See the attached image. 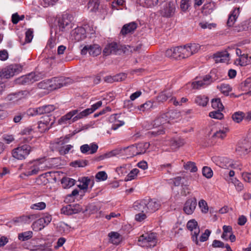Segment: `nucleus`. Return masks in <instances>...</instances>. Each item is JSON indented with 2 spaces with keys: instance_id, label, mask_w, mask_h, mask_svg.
I'll use <instances>...</instances> for the list:
<instances>
[{
  "instance_id": "nucleus-59",
  "label": "nucleus",
  "mask_w": 251,
  "mask_h": 251,
  "mask_svg": "<svg viewBox=\"0 0 251 251\" xmlns=\"http://www.w3.org/2000/svg\"><path fill=\"white\" fill-rule=\"evenodd\" d=\"M61 213L67 215L73 214L71 204H68L66 206L63 207L61 209Z\"/></svg>"
},
{
  "instance_id": "nucleus-30",
  "label": "nucleus",
  "mask_w": 251,
  "mask_h": 251,
  "mask_svg": "<svg viewBox=\"0 0 251 251\" xmlns=\"http://www.w3.org/2000/svg\"><path fill=\"white\" fill-rule=\"evenodd\" d=\"M110 240L115 245H118L121 241L122 237L120 234L117 232H111L108 234Z\"/></svg>"
},
{
  "instance_id": "nucleus-53",
  "label": "nucleus",
  "mask_w": 251,
  "mask_h": 251,
  "mask_svg": "<svg viewBox=\"0 0 251 251\" xmlns=\"http://www.w3.org/2000/svg\"><path fill=\"white\" fill-rule=\"evenodd\" d=\"M202 172L203 175L207 178H210L213 176V171L210 167H204Z\"/></svg>"
},
{
  "instance_id": "nucleus-5",
  "label": "nucleus",
  "mask_w": 251,
  "mask_h": 251,
  "mask_svg": "<svg viewBox=\"0 0 251 251\" xmlns=\"http://www.w3.org/2000/svg\"><path fill=\"white\" fill-rule=\"evenodd\" d=\"M44 162H42L40 160L29 163L24 175L26 176H30L37 174L40 171L45 170L46 166L44 165Z\"/></svg>"
},
{
  "instance_id": "nucleus-34",
  "label": "nucleus",
  "mask_w": 251,
  "mask_h": 251,
  "mask_svg": "<svg viewBox=\"0 0 251 251\" xmlns=\"http://www.w3.org/2000/svg\"><path fill=\"white\" fill-rule=\"evenodd\" d=\"M46 226H47V225L41 218L34 222L32 225L33 229L35 231L41 230Z\"/></svg>"
},
{
  "instance_id": "nucleus-24",
  "label": "nucleus",
  "mask_w": 251,
  "mask_h": 251,
  "mask_svg": "<svg viewBox=\"0 0 251 251\" xmlns=\"http://www.w3.org/2000/svg\"><path fill=\"white\" fill-rule=\"evenodd\" d=\"M170 146L174 149H176L183 146L185 144L183 139L179 137L173 138L170 140Z\"/></svg>"
},
{
  "instance_id": "nucleus-46",
  "label": "nucleus",
  "mask_w": 251,
  "mask_h": 251,
  "mask_svg": "<svg viewBox=\"0 0 251 251\" xmlns=\"http://www.w3.org/2000/svg\"><path fill=\"white\" fill-rule=\"evenodd\" d=\"M223 233L221 236V237L226 240H227L228 238L227 237V233H231L232 232V228L231 226H224L223 227Z\"/></svg>"
},
{
  "instance_id": "nucleus-19",
  "label": "nucleus",
  "mask_w": 251,
  "mask_h": 251,
  "mask_svg": "<svg viewBox=\"0 0 251 251\" xmlns=\"http://www.w3.org/2000/svg\"><path fill=\"white\" fill-rule=\"evenodd\" d=\"M64 80V78L63 77H57L49 79L50 90H55L62 87L65 84Z\"/></svg>"
},
{
  "instance_id": "nucleus-62",
  "label": "nucleus",
  "mask_w": 251,
  "mask_h": 251,
  "mask_svg": "<svg viewBox=\"0 0 251 251\" xmlns=\"http://www.w3.org/2000/svg\"><path fill=\"white\" fill-rule=\"evenodd\" d=\"M72 148L73 146L71 145L63 146L59 149V153L61 155H65L68 153Z\"/></svg>"
},
{
  "instance_id": "nucleus-38",
  "label": "nucleus",
  "mask_w": 251,
  "mask_h": 251,
  "mask_svg": "<svg viewBox=\"0 0 251 251\" xmlns=\"http://www.w3.org/2000/svg\"><path fill=\"white\" fill-rule=\"evenodd\" d=\"M180 47V58L184 59L187 58L191 55L192 54L189 49V48L187 45L184 46L183 47Z\"/></svg>"
},
{
  "instance_id": "nucleus-60",
  "label": "nucleus",
  "mask_w": 251,
  "mask_h": 251,
  "mask_svg": "<svg viewBox=\"0 0 251 251\" xmlns=\"http://www.w3.org/2000/svg\"><path fill=\"white\" fill-rule=\"evenodd\" d=\"M180 50V47L173 48V58H175L176 59H181Z\"/></svg>"
},
{
  "instance_id": "nucleus-11",
  "label": "nucleus",
  "mask_w": 251,
  "mask_h": 251,
  "mask_svg": "<svg viewBox=\"0 0 251 251\" xmlns=\"http://www.w3.org/2000/svg\"><path fill=\"white\" fill-rule=\"evenodd\" d=\"M175 9V4L172 1H169L163 5V8L160 10V14L163 17H170L174 14Z\"/></svg>"
},
{
  "instance_id": "nucleus-13",
  "label": "nucleus",
  "mask_w": 251,
  "mask_h": 251,
  "mask_svg": "<svg viewBox=\"0 0 251 251\" xmlns=\"http://www.w3.org/2000/svg\"><path fill=\"white\" fill-rule=\"evenodd\" d=\"M123 49L122 46L116 42H112L107 44L103 50L104 55H109L111 54H117L118 52Z\"/></svg>"
},
{
  "instance_id": "nucleus-47",
  "label": "nucleus",
  "mask_w": 251,
  "mask_h": 251,
  "mask_svg": "<svg viewBox=\"0 0 251 251\" xmlns=\"http://www.w3.org/2000/svg\"><path fill=\"white\" fill-rule=\"evenodd\" d=\"M172 96V94L170 92L164 91L162 92L158 96V100L160 101H164L167 100L169 98Z\"/></svg>"
},
{
  "instance_id": "nucleus-2",
  "label": "nucleus",
  "mask_w": 251,
  "mask_h": 251,
  "mask_svg": "<svg viewBox=\"0 0 251 251\" xmlns=\"http://www.w3.org/2000/svg\"><path fill=\"white\" fill-rule=\"evenodd\" d=\"M168 122V118L167 114H163L160 116L157 117L154 121V126L159 127V128H154L152 131L148 132V135L153 136H157L159 135L163 134L165 131L161 126L164 125Z\"/></svg>"
},
{
  "instance_id": "nucleus-40",
  "label": "nucleus",
  "mask_w": 251,
  "mask_h": 251,
  "mask_svg": "<svg viewBox=\"0 0 251 251\" xmlns=\"http://www.w3.org/2000/svg\"><path fill=\"white\" fill-rule=\"evenodd\" d=\"M212 107L215 110H223L224 106L219 98L214 99L211 101Z\"/></svg>"
},
{
  "instance_id": "nucleus-22",
  "label": "nucleus",
  "mask_w": 251,
  "mask_h": 251,
  "mask_svg": "<svg viewBox=\"0 0 251 251\" xmlns=\"http://www.w3.org/2000/svg\"><path fill=\"white\" fill-rule=\"evenodd\" d=\"M154 102L149 100L138 107V109L142 112L151 111L156 107Z\"/></svg>"
},
{
  "instance_id": "nucleus-36",
  "label": "nucleus",
  "mask_w": 251,
  "mask_h": 251,
  "mask_svg": "<svg viewBox=\"0 0 251 251\" xmlns=\"http://www.w3.org/2000/svg\"><path fill=\"white\" fill-rule=\"evenodd\" d=\"M228 131V128H225L222 130H220L216 132L213 135V139H224L226 136V133Z\"/></svg>"
},
{
  "instance_id": "nucleus-6",
  "label": "nucleus",
  "mask_w": 251,
  "mask_h": 251,
  "mask_svg": "<svg viewBox=\"0 0 251 251\" xmlns=\"http://www.w3.org/2000/svg\"><path fill=\"white\" fill-rule=\"evenodd\" d=\"M32 148L28 145L25 144L14 149L12 154L13 157L19 159H25L32 151Z\"/></svg>"
},
{
  "instance_id": "nucleus-27",
  "label": "nucleus",
  "mask_w": 251,
  "mask_h": 251,
  "mask_svg": "<svg viewBox=\"0 0 251 251\" xmlns=\"http://www.w3.org/2000/svg\"><path fill=\"white\" fill-rule=\"evenodd\" d=\"M239 13V8L235 9L228 17L227 21V25L228 26H232L235 22Z\"/></svg>"
},
{
  "instance_id": "nucleus-54",
  "label": "nucleus",
  "mask_w": 251,
  "mask_h": 251,
  "mask_svg": "<svg viewBox=\"0 0 251 251\" xmlns=\"http://www.w3.org/2000/svg\"><path fill=\"white\" fill-rule=\"evenodd\" d=\"M46 207V204L44 202H40L32 204L30 206V208L35 210H41L44 209Z\"/></svg>"
},
{
  "instance_id": "nucleus-3",
  "label": "nucleus",
  "mask_w": 251,
  "mask_h": 251,
  "mask_svg": "<svg viewBox=\"0 0 251 251\" xmlns=\"http://www.w3.org/2000/svg\"><path fill=\"white\" fill-rule=\"evenodd\" d=\"M251 149V135L246 138L241 140L238 143L236 151L239 155H244L248 153Z\"/></svg>"
},
{
  "instance_id": "nucleus-37",
  "label": "nucleus",
  "mask_w": 251,
  "mask_h": 251,
  "mask_svg": "<svg viewBox=\"0 0 251 251\" xmlns=\"http://www.w3.org/2000/svg\"><path fill=\"white\" fill-rule=\"evenodd\" d=\"M99 5V0H90L88 3V8L91 12H95L98 10Z\"/></svg>"
},
{
  "instance_id": "nucleus-1",
  "label": "nucleus",
  "mask_w": 251,
  "mask_h": 251,
  "mask_svg": "<svg viewBox=\"0 0 251 251\" xmlns=\"http://www.w3.org/2000/svg\"><path fill=\"white\" fill-rule=\"evenodd\" d=\"M161 207L160 202L155 199H143L136 201L133 208L137 212L145 213H153L157 211Z\"/></svg>"
},
{
  "instance_id": "nucleus-25",
  "label": "nucleus",
  "mask_w": 251,
  "mask_h": 251,
  "mask_svg": "<svg viewBox=\"0 0 251 251\" xmlns=\"http://www.w3.org/2000/svg\"><path fill=\"white\" fill-rule=\"evenodd\" d=\"M55 108V106L53 105H44L37 108L36 111L37 114L41 115L49 113L53 111Z\"/></svg>"
},
{
  "instance_id": "nucleus-31",
  "label": "nucleus",
  "mask_w": 251,
  "mask_h": 251,
  "mask_svg": "<svg viewBox=\"0 0 251 251\" xmlns=\"http://www.w3.org/2000/svg\"><path fill=\"white\" fill-rule=\"evenodd\" d=\"M194 101L198 105L205 106L208 101V99L204 96L199 95L195 98Z\"/></svg>"
},
{
  "instance_id": "nucleus-50",
  "label": "nucleus",
  "mask_w": 251,
  "mask_h": 251,
  "mask_svg": "<svg viewBox=\"0 0 251 251\" xmlns=\"http://www.w3.org/2000/svg\"><path fill=\"white\" fill-rule=\"evenodd\" d=\"M222 110H215V111L210 112L209 115L210 117L214 119H222L224 117L223 114L221 113Z\"/></svg>"
},
{
  "instance_id": "nucleus-17",
  "label": "nucleus",
  "mask_w": 251,
  "mask_h": 251,
  "mask_svg": "<svg viewBox=\"0 0 251 251\" xmlns=\"http://www.w3.org/2000/svg\"><path fill=\"white\" fill-rule=\"evenodd\" d=\"M137 27V24L134 22L125 24L122 27L120 33L123 36L132 34Z\"/></svg>"
},
{
  "instance_id": "nucleus-20",
  "label": "nucleus",
  "mask_w": 251,
  "mask_h": 251,
  "mask_svg": "<svg viewBox=\"0 0 251 251\" xmlns=\"http://www.w3.org/2000/svg\"><path fill=\"white\" fill-rule=\"evenodd\" d=\"M229 54L227 51L217 52L214 54L216 63H224L229 60Z\"/></svg>"
},
{
  "instance_id": "nucleus-10",
  "label": "nucleus",
  "mask_w": 251,
  "mask_h": 251,
  "mask_svg": "<svg viewBox=\"0 0 251 251\" xmlns=\"http://www.w3.org/2000/svg\"><path fill=\"white\" fill-rule=\"evenodd\" d=\"M71 35L72 40L75 42H79L86 37V30L83 27H77L72 30Z\"/></svg>"
},
{
  "instance_id": "nucleus-15",
  "label": "nucleus",
  "mask_w": 251,
  "mask_h": 251,
  "mask_svg": "<svg viewBox=\"0 0 251 251\" xmlns=\"http://www.w3.org/2000/svg\"><path fill=\"white\" fill-rule=\"evenodd\" d=\"M197 200L195 198L189 199L186 201L184 204L183 210L188 215L193 213L197 206Z\"/></svg>"
},
{
  "instance_id": "nucleus-48",
  "label": "nucleus",
  "mask_w": 251,
  "mask_h": 251,
  "mask_svg": "<svg viewBox=\"0 0 251 251\" xmlns=\"http://www.w3.org/2000/svg\"><path fill=\"white\" fill-rule=\"evenodd\" d=\"M88 161L86 160H77L71 163V165L75 167H84L87 165Z\"/></svg>"
},
{
  "instance_id": "nucleus-63",
  "label": "nucleus",
  "mask_w": 251,
  "mask_h": 251,
  "mask_svg": "<svg viewBox=\"0 0 251 251\" xmlns=\"http://www.w3.org/2000/svg\"><path fill=\"white\" fill-rule=\"evenodd\" d=\"M199 207L201 208L202 212L207 213L208 211V208L206 202L203 200H201L199 202Z\"/></svg>"
},
{
  "instance_id": "nucleus-58",
  "label": "nucleus",
  "mask_w": 251,
  "mask_h": 251,
  "mask_svg": "<svg viewBox=\"0 0 251 251\" xmlns=\"http://www.w3.org/2000/svg\"><path fill=\"white\" fill-rule=\"evenodd\" d=\"M190 6V0H181L180 8L183 11H186Z\"/></svg>"
},
{
  "instance_id": "nucleus-18",
  "label": "nucleus",
  "mask_w": 251,
  "mask_h": 251,
  "mask_svg": "<svg viewBox=\"0 0 251 251\" xmlns=\"http://www.w3.org/2000/svg\"><path fill=\"white\" fill-rule=\"evenodd\" d=\"M39 79L40 76L39 75H36L35 73H31L22 77L21 78V82L23 84H29L38 81Z\"/></svg>"
},
{
  "instance_id": "nucleus-57",
  "label": "nucleus",
  "mask_w": 251,
  "mask_h": 251,
  "mask_svg": "<svg viewBox=\"0 0 251 251\" xmlns=\"http://www.w3.org/2000/svg\"><path fill=\"white\" fill-rule=\"evenodd\" d=\"M187 46L192 55L197 52L200 49V46L198 44L193 43L188 45Z\"/></svg>"
},
{
  "instance_id": "nucleus-33",
  "label": "nucleus",
  "mask_w": 251,
  "mask_h": 251,
  "mask_svg": "<svg viewBox=\"0 0 251 251\" xmlns=\"http://www.w3.org/2000/svg\"><path fill=\"white\" fill-rule=\"evenodd\" d=\"M93 113V110L89 108H87L82 112H79V113H77V115L74 117H73L72 121L73 122H75L78 119L83 118V117H86L90 114Z\"/></svg>"
},
{
  "instance_id": "nucleus-8",
  "label": "nucleus",
  "mask_w": 251,
  "mask_h": 251,
  "mask_svg": "<svg viewBox=\"0 0 251 251\" xmlns=\"http://www.w3.org/2000/svg\"><path fill=\"white\" fill-rule=\"evenodd\" d=\"M155 239V234L153 233L149 234H146L140 236L138 239V244L139 246L143 247H151L154 246L155 244L153 245L151 244V242H154V240Z\"/></svg>"
},
{
  "instance_id": "nucleus-14",
  "label": "nucleus",
  "mask_w": 251,
  "mask_h": 251,
  "mask_svg": "<svg viewBox=\"0 0 251 251\" xmlns=\"http://www.w3.org/2000/svg\"><path fill=\"white\" fill-rule=\"evenodd\" d=\"M115 151H118V154L125 155L128 157H131L137 155L136 148H135L134 145L127 147L118 149L115 150Z\"/></svg>"
},
{
  "instance_id": "nucleus-29",
  "label": "nucleus",
  "mask_w": 251,
  "mask_h": 251,
  "mask_svg": "<svg viewBox=\"0 0 251 251\" xmlns=\"http://www.w3.org/2000/svg\"><path fill=\"white\" fill-rule=\"evenodd\" d=\"M51 245L49 243H45L35 246L30 251H51Z\"/></svg>"
},
{
  "instance_id": "nucleus-21",
  "label": "nucleus",
  "mask_w": 251,
  "mask_h": 251,
  "mask_svg": "<svg viewBox=\"0 0 251 251\" xmlns=\"http://www.w3.org/2000/svg\"><path fill=\"white\" fill-rule=\"evenodd\" d=\"M98 149V146L94 143H92L89 146L88 144H85L80 147V151L83 153H86L90 151V154H94L97 152Z\"/></svg>"
},
{
  "instance_id": "nucleus-64",
  "label": "nucleus",
  "mask_w": 251,
  "mask_h": 251,
  "mask_svg": "<svg viewBox=\"0 0 251 251\" xmlns=\"http://www.w3.org/2000/svg\"><path fill=\"white\" fill-rule=\"evenodd\" d=\"M96 178L99 180L104 181L107 178V175L104 171H100L96 174Z\"/></svg>"
},
{
  "instance_id": "nucleus-12",
  "label": "nucleus",
  "mask_w": 251,
  "mask_h": 251,
  "mask_svg": "<svg viewBox=\"0 0 251 251\" xmlns=\"http://www.w3.org/2000/svg\"><path fill=\"white\" fill-rule=\"evenodd\" d=\"M87 52H89L90 55L96 56L100 53L101 48L98 45H87L81 50V53L85 55Z\"/></svg>"
},
{
  "instance_id": "nucleus-44",
  "label": "nucleus",
  "mask_w": 251,
  "mask_h": 251,
  "mask_svg": "<svg viewBox=\"0 0 251 251\" xmlns=\"http://www.w3.org/2000/svg\"><path fill=\"white\" fill-rule=\"evenodd\" d=\"M139 171L138 169L135 168L132 170L125 178V181H130L135 178Z\"/></svg>"
},
{
  "instance_id": "nucleus-16",
  "label": "nucleus",
  "mask_w": 251,
  "mask_h": 251,
  "mask_svg": "<svg viewBox=\"0 0 251 251\" xmlns=\"http://www.w3.org/2000/svg\"><path fill=\"white\" fill-rule=\"evenodd\" d=\"M213 82L212 78L210 75H205L202 80L196 81L192 83L193 88L198 89L201 87L207 86Z\"/></svg>"
},
{
  "instance_id": "nucleus-4",
  "label": "nucleus",
  "mask_w": 251,
  "mask_h": 251,
  "mask_svg": "<svg viewBox=\"0 0 251 251\" xmlns=\"http://www.w3.org/2000/svg\"><path fill=\"white\" fill-rule=\"evenodd\" d=\"M23 70V67L20 64H12L2 70L0 73L1 78H9L18 74Z\"/></svg>"
},
{
  "instance_id": "nucleus-52",
  "label": "nucleus",
  "mask_w": 251,
  "mask_h": 251,
  "mask_svg": "<svg viewBox=\"0 0 251 251\" xmlns=\"http://www.w3.org/2000/svg\"><path fill=\"white\" fill-rule=\"evenodd\" d=\"M50 81L49 79L44 80L38 84V87L40 89H47L50 90Z\"/></svg>"
},
{
  "instance_id": "nucleus-45",
  "label": "nucleus",
  "mask_w": 251,
  "mask_h": 251,
  "mask_svg": "<svg viewBox=\"0 0 251 251\" xmlns=\"http://www.w3.org/2000/svg\"><path fill=\"white\" fill-rule=\"evenodd\" d=\"M60 232L68 233L70 231L71 226L64 222H60L58 226Z\"/></svg>"
},
{
  "instance_id": "nucleus-43",
  "label": "nucleus",
  "mask_w": 251,
  "mask_h": 251,
  "mask_svg": "<svg viewBox=\"0 0 251 251\" xmlns=\"http://www.w3.org/2000/svg\"><path fill=\"white\" fill-rule=\"evenodd\" d=\"M33 233L31 231H27L18 234V239L24 241L30 239L32 237Z\"/></svg>"
},
{
  "instance_id": "nucleus-23",
  "label": "nucleus",
  "mask_w": 251,
  "mask_h": 251,
  "mask_svg": "<svg viewBox=\"0 0 251 251\" xmlns=\"http://www.w3.org/2000/svg\"><path fill=\"white\" fill-rule=\"evenodd\" d=\"M79 110L77 109L73 110L62 116L59 120L58 124L62 125L67 123V121L70 120L74 115L78 113Z\"/></svg>"
},
{
  "instance_id": "nucleus-32",
  "label": "nucleus",
  "mask_w": 251,
  "mask_h": 251,
  "mask_svg": "<svg viewBox=\"0 0 251 251\" xmlns=\"http://www.w3.org/2000/svg\"><path fill=\"white\" fill-rule=\"evenodd\" d=\"M24 98V93L23 92H19L17 93H12L9 94L7 97L6 99L10 101H17L19 100L22 99Z\"/></svg>"
},
{
  "instance_id": "nucleus-35",
  "label": "nucleus",
  "mask_w": 251,
  "mask_h": 251,
  "mask_svg": "<svg viewBox=\"0 0 251 251\" xmlns=\"http://www.w3.org/2000/svg\"><path fill=\"white\" fill-rule=\"evenodd\" d=\"M75 180L67 177H64L61 179V184L65 189L69 188L75 185Z\"/></svg>"
},
{
  "instance_id": "nucleus-7",
  "label": "nucleus",
  "mask_w": 251,
  "mask_h": 251,
  "mask_svg": "<svg viewBox=\"0 0 251 251\" xmlns=\"http://www.w3.org/2000/svg\"><path fill=\"white\" fill-rule=\"evenodd\" d=\"M187 228L191 231L192 239L197 245H199L198 236L199 235L200 230L198 226L197 222L192 219L189 221L187 224Z\"/></svg>"
},
{
  "instance_id": "nucleus-9",
  "label": "nucleus",
  "mask_w": 251,
  "mask_h": 251,
  "mask_svg": "<svg viewBox=\"0 0 251 251\" xmlns=\"http://www.w3.org/2000/svg\"><path fill=\"white\" fill-rule=\"evenodd\" d=\"M72 16L69 14H64L58 20V25L61 30H67L72 27Z\"/></svg>"
},
{
  "instance_id": "nucleus-42",
  "label": "nucleus",
  "mask_w": 251,
  "mask_h": 251,
  "mask_svg": "<svg viewBox=\"0 0 251 251\" xmlns=\"http://www.w3.org/2000/svg\"><path fill=\"white\" fill-rule=\"evenodd\" d=\"M117 155H118V151H115V150H114L111 151L107 152L104 154L99 156V157H98L96 158V160H97V161L102 160L105 158H110V157L116 156Z\"/></svg>"
},
{
  "instance_id": "nucleus-56",
  "label": "nucleus",
  "mask_w": 251,
  "mask_h": 251,
  "mask_svg": "<svg viewBox=\"0 0 251 251\" xmlns=\"http://www.w3.org/2000/svg\"><path fill=\"white\" fill-rule=\"evenodd\" d=\"M241 88L244 90L251 88V77L247 78L240 85Z\"/></svg>"
},
{
  "instance_id": "nucleus-51",
  "label": "nucleus",
  "mask_w": 251,
  "mask_h": 251,
  "mask_svg": "<svg viewBox=\"0 0 251 251\" xmlns=\"http://www.w3.org/2000/svg\"><path fill=\"white\" fill-rule=\"evenodd\" d=\"M219 88L221 92L226 96L228 95L229 92L231 91V88L228 84H222Z\"/></svg>"
},
{
  "instance_id": "nucleus-61",
  "label": "nucleus",
  "mask_w": 251,
  "mask_h": 251,
  "mask_svg": "<svg viewBox=\"0 0 251 251\" xmlns=\"http://www.w3.org/2000/svg\"><path fill=\"white\" fill-rule=\"evenodd\" d=\"M78 194V191L77 189L74 190L71 194H68L66 198L65 201L67 202H71V201H74V199L73 198L74 196H75Z\"/></svg>"
},
{
  "instance_id": "nucleus-49",
  "label": "nucleus",
  "mask_w": 251,
  "mask_h": 251,
  "mask_svg": "<svg viewBox=\"0 0 251 251\" xmlns=\"http://www.w3.org/2000/svg\"><path fill=\"white\" fill-rule=\"evenodd\" d=\"M184 168L185 170H189L191 172H196L197 171V167L196 164L193 162H188L184 165Z\"/></svg>"
},
{
  "instance_id": "nucleus-26",
  "label": "nucleus",
  "mask_w": 251,
  "mask_h": 251,
  "mask_svg": "<svg viewBox=\"0 0 251 251\" xmlns=\"http://www.w3.org/2000/svg\"><path fill=\"white\" fill-rule=\"evenodd\" d=\"M136 148V152L137 155L145 153L150 147V143L148 142L140 143L134 145Z\"/></svg>"
},
{
  "instance_id": "nucleus-39",
  "label": "nucleus",
  "mask_w": 251,
  "mask_h": 251,
  "mask_svg": "<svg viewBox=\"0 0 251 251\" xmlns=\"http://www.w3.org/2000/svg\"><path fill=\"white\" fill-rule=\"evenodd\" d=\"M245 118V114L241 111L234 113L232 116L233 121L237 123H240Z\"/></svg>"
},
{
  "instance_id": "nucleus-41",
  "label": "nucleus",
  "mask_w": 251,
  "mask_h": 251,
  "mask_svg": "<svg viewBox=\"0 0 251 251\" xmlns=\"http://www.w3.org/2000/svg\"><path fill=\"white\" fill-rule=\"evenodd\" d=\"M224 161H222V163L223 166H220V167L225 169H229V168H234V165L235 163L234 162L230 160L229 159L226 157H224Z\"/></svg>"
},
{
  "instance_id": "nucleus-28",
  "label": "nucleus",
  "mask_w": 251,
  "mask_h": 251,
  "mask_svg": "<svg viewBox=\"0 0 251 251\" xmlns=\"http://www.w3.org/2000/svg\"><path fill=\"white\" fill-rule=\"evenodd\" d=\"M236 62L242 66H246L251 64V57H249L247 54H243V55L236 59Z\"/></svg>"
},
{
  "instance_id": "nucleus-55",
  "label": "nucleus",
  "mask_w": 251,
  "mask_h": 251,
  "mask_svg": "<svg viewBox=\"0 0 251 251\" xmlns=\"http://www.w3.org/2000/svg\"><path fill=\"white\" fill-rule=\"evenodd\" d=\"M33 30L31 29H28L25 32V41L21 43L24 45L25 43H30L33 38Z\"/></svg>"
}]
</instances>
